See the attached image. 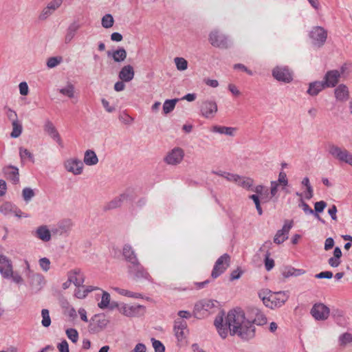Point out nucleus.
<instances>
[{
	"mask_svg": "<svg viewBox=\"0 0 352 352\" xmlns=\"http://www.w3.org/2000/svg\"><path fill=\"white\" fill-rule=\"evenodd\" d=\"M293 226V221L286 220L281 230L277 231L274 237V242L276 244H281L288 239V234Z\"/></svg>",
	"mask_w": 352,
	"mask_h": 352,
	"instance_id": "obj_14",
	"label": "nucleus"
},
{
	"mask_svg": "<svg viewBox=\"0 0 352 352\" xmlns=\"http://www.w3.org/2000/svg\"><path fill=\"white\" fill-rule=\"evenodd\" d=\"M174 60L178 70L184 71L187 69L188 62L184 58L177 57Z\"/></svg>",
	"mask_w": 352,
	"mask_h": 352,
	"instance_id": "obj_48",
	"label": "nucleus"
},
{
	"mask_svg": "<svg viewBox=\"0 0 352 352\" xmlns=\"http://www.w3.org/2000/svg\"><path fill=\"white\" fill-rule=\"evenodd\" d=\"M217 300L211 299H202L195 305L193 315L197 318H202L208 316L212 310L217 307Z\"/></svg>",
	"mask_w": 352,
	"mask_h": 352,
	"instance_id": "obj_3",
	"label": "nucleus"
},
{
	"mask_svg": "<svg viewBox=\"0 0 352 352\" xmlns=\"http://www.w3.org/2000/svg\"><path fill=\"white\" fill-rule=\"evenodd\" d=\"M298 207L302 208L306 214L314 215V210L310 208V206L303 200L302 198H300L299 200Z\"/></svg>",
	"mask_w": 352,
	"mask_h": 352,
	"instance_id": "obj_51",
	"label": "nucleus"
},
{
	"mask_svg": "<svg viewBox=\"0 0 352 352\" xmlns=\"http://www.w3.org/2000/svg\"><path fill=\"white\" fill-rule=\"evenodd\" d=\"M62 61V57L60 56H54L50 57L47 59V66L49 68H53L57 66Z\"/></svg>",
	"mask_w": 352,
	"mask_h": 352,
	"instance_id": "obj_53",
	"label": "nucleus"
},
{
	"mask_svg": "<svg viewBox=\"0 0 352 352\" xmlns=\"http://www.w3.org/2000/svg\"><path fill=\"white\" fill-rule=\"evenodd\" d=\"M252 191L255 192L256 194L258 195H268V189L267 188H265L262 185H258L257 186L255 187L254 189H251Z\"/></svg>",
	"mask_w": 352,
	"mask_h": 352,
	"instance_id": "obj_59",
	"label": "nucleus"
},
{
	"mask_svg": "<svg viewBox=\"0 0 352 352\" xmlns=\"http://www.w3.org/2000/svg\"><path fill=\"white\" fill-rule=\"evenodd\" d=\"M75 87L72 83H68L65 87L59 89V92L69 98L74 97Z\"/></svg>",
	"mask_w": 352,
	"mask_h": 352,
	"instance_id": "obj_39",
	"label": "nucleus"
},
{
	"mask_svg": "<svg viewBox=\"0 0 352 352\" xmlns=\"http://www.w3.org/2000/svg\"><path fill=\"white\" fill-rule=\"evenodd\" d=\"M107 56H111L115 62L120 63L124 61L126 58V52L123 47H120L118 50L107 52Z\"/></svg>",
	"mask_w": 352,
	"mask_h": 352,
	"instance_id": "obj_32",
	"label": "nucleus"
},
{
	"mask_svg": "<svg viewBox=\"0 0 352 352\" xmlns=\"http://www.w3.org/2000/svg\"><path fill=\"white\" fill-rule=\"evenodd\" d=\"M272 76L278 81L289 83L293 80V72L287 66H276L272 72Z\"/></svg>",
	"mask_w": 352,
	"mask_h": 352,
	"instance_id": "obj_8",
	"label": "nucleus"
},
{
	"mask_svg": "<svg viewBox=\"0 0 352 352\" xmlns=\"http://www.w3.org/2000/svg\"><path fill=\"white\" fill-rule=\"evenodd\" d=\"M110 303V294L103 291L101 301L98 304L100 309L107 308Z\"/></svg>",
	"mask_w": 352,
	"mask_h": 352,
	"instance_id": "obj_43",
	"label": "nucleus"
},
{
	"mask_svg": "<svg viewBox=\"0 0 352 352\" xmlns=\"http://www.w3.org/2000/svg\"><path fill=\"white\" fill-rule=\"evenodd\" d=\"M122 256L125 261L129 263V265H133L139 261L134 250L129 244H125L123 246Z\"/></svg>",
	"mask_w": 352,
	"mask_h": 352,
	"instance_id": "obj_23",
	"label": "nucleus"
},
{
	"mask_svg": "<svg viewBox=\"0 0 352 352\" xmlns=\"http://www.w3.org/2000/svg\"><path fill=\"white\" fill-rule=\"evenodd\" d=\"M305 270L302 269H296L291 265L285 266L282 270V275L286 278L291 276H299L305 274Z\"/></svg>",
	"mask_w": 352,
	"mask_h": 352,
	"instance_id": "obj_29",
	"label": "nucleus"
},
{
	"mask_svg": "<svg viewBox=\"0 0 352 352\" xmlns=\"http://www.w3.org/2000/svg\"><path fill=\"white\" fill-rule=\"evenodd\" d=\"M65 169L73 174L78 175L82 173L83 164L80 160L76 158L68 159L64 164Z\"/></svg>",
	"mask_w": 352,
	"mask_h": 352,
	"instance_id": "obj_15",
	"label": "nucleus"
},
{
	"mask_svg": "<svg viewBox=\"0 0 352 352\" xmlns=\"http://www.w3.org/2000/svg\"><path fill=\"white\" fill-rule=\"evenodd\" d=\"M315 277L318 279L327 278L330 279L333 277V273L330 271H324L320 272L315 275Z\"/></svg>",
	"mask_w": 352,
	"mask_h": 352,
	"instance_id": "obj_58",
	"label": "nucleus"
},
{
	"mask_svg": "<svg viewBox=\"0 0 352 352\" xmlns=\"http://www.w3.org/2000/svg\"><path fill=\"white\" fill-rule=\"evenodd\" d=\"M42 316V325L45 327H48L51 324V318L50 316L49 310L47 309H43L41 311Z\"/></svg>",
	"mask_w": 352,
	"mask_h": 352,
	"instance_id": "obj_47",
	"label": "nucleus"
},
{
	"mask_svg": "<svg viewBox=\"0 0 352 352\" xmlns=\"http://www.w3.org/2000/svg\"><path fill=\"white\" fill-rule=\"evenodd\" d=\"M39 265L41 268L44 272H47L50 268V261L49 258L46 257H43L39 259L38 261Z\"/></svg>",
	"mask_w": 352,
	"mask_h": 352,
	"instance_id": "obj_55",
	"label": "nucleus"
},
{
	"mask_svg": "<svg viewBox=\"0 0 352 352\" xmlns=\"http://www.w3.org/2000/svg\"><path fill=\"white\" fill-rule=\"evenodd\" d=\"M340 78V73L338 70H330L325 74L322 82L326 87H333L338 84Z\"/></svg>",
	"mask_w": 352,
	"mask_h": 352,
	"instance_id": "obj_17",
	"label": "nucleus"
},
{
	"mask_svg": "<svg viewBox=\"0 0 352 352\" xmlns=\"http://www.w3.org/2000/svg\"><path fill=\"white\" fill-rule=\"evenodd\" d=\"M311 314L316 320H324L329 316V309L322 303H316L311 308Z\"/></svg>",
	"mask_w": 352,
	"mask_h": 352,
	"instance_id": "obj_13",
	"label": "nucleus"
},
{
	"mask_svg": "<svg viewBox=\"0 0 352 352\" xmlns=\"http://www.w3.org/2000/svg\"><path fill=\"white\" fill-rule=\"evenodd\" d=\"M3 172L7 178L14 184H17L19 182V173L17 167L14 166H7L3 168Z\"/></svg>",
	"mask_w": 352,
	"mask_h": 352,
	"instance_id": "obj_20",
	"label": "nucleus"
},
{
	"mask_svg": "<svg viewBox=\"0 0 352 352\" xmlns=\"http://www.w3.org/2000/svg\"><path fill=\"white\" fill-rule=\"evenodd\" d=\"M142 307V306L141 305L129 306L127 305H122L119 310L123 315L128 317H133L138 314L139 310Z\"/></svg>",
	"mask_w": 352,
	"mask_h": 352,
	"instance_id": "obj_31",
	"label": "nucleus"
},
{
	"mask_svg": "<svg viewBox=\"0 0 352 352\" xmlns=\"http://www.w3.org/2000/svg\"><path fill=\"white\" fill-rule=\"evenodd\" d=\"M208 41L211 45L219 49H227L229 47V40L228 36L218 30H214L209 34Z\"/></svg>",
	"mask_w": 352,
	"mask_h": 352,
	"instance_id": "obj_7",
	"label": "nucleus"
},
{
	"mask_svg": "<svg viewBox=\"0 0 352 352\" xmlns=\"http://www.w3.org/2000/svg\"><path fill=\"white\" fill-rule=\"evenodd\" d=\"M114 289L119 294L122 295V296H128V297H131V298H142V295L141 294H140V293L132 292L131 291H129V290H126V289H120V288H118V287H116Z\"/></svg>",
	"mask_w": 352,
	"mask_h": 352,
	"instance_id": "obj_40",
	"label": "nucleus"
},
{
	"mask_svg": "<svg viewBox=\"0 0 352 352\" xmlns=\"http://www.w3.org/2000/svg\"><path fill=\"white\" fill-rule=\"evenodd\" d=\"M328 153L340 162H344L352 166V153L345 148L340 147L334 144H329Z\"/></svg>",
	"mask_w": 352,
	"mask_h": 352,
	"instance_id": "obj_4",
	"label": "nucleus"
},
{
	"mask_svg": "<svg viewBox=\"0 0 352 352\" xmlns=\"http://www.w3.org/2000/svg\"><path fill=\"white\" fill-rule=\"evenodd\" d=\"M12 131L10 133V136L12 138H19L23 130V126L21 123L19 121V120H15L14 122H12Z\"/></svg>",
	"mask_w": 352,
	"mask_h": 352,
	"instance_id": "obj_37",
	"label": "nucleus"
},
{
	"mask_svg": "<svg viewBox=\"0 0 352 352\" xmlns=\"http://www.w3.org/2000/svg\"><path fill=\"white\" fill-rule=\"evenodd\" d=\"M15 206L10 202H6L0 206V212L4 215L12 214Z\"/></svg>",
	"mask_w": 352,
	"mask_h": 352,
	"instance_id": "obj_42",
	"label": "nucleus"
},
{
	"mask_svg": "<svg viewBox=\"0 0 352 352\" xmlns=\"http://www.w3.org/2000/svg\"><path fill=\"white\" fill-rule=\"evenodd\" d=\"M19 87L20 94L22 96H26L28 94V85L26 82H20Z\"/></svg>",
	"mask_w": 352,
	"mask_h": 352,
	"instance_id": "obj_61",
	"label": "nucleus"
},
{
	"mask_svg": "<svg viewBox=\"0 0 352 352\" xmlns=\"http://www.w3.org/2000/svg\"><path fill=\"white\" fill-rule=\"evenodd\" d=\"M19 155L22 162L25 159H28L32 162H34L33 155L27 148L21 147L19 148Z\"/></svg>",
	"mask_w": 352,
	"mask_h": 352,
	"instance_id": "obj_46",
	"label": "nucleus"
},
{
	"mask_svg": "<svg viewBox=\"0 0 352 352\" xmlns=\"http://www.w3.org/2000/svg\"><path fill=\"white\" fill-rule=\"evenodd\" d=\"M325 88L326 87L322 81L311 82L309 84L307 94L311 96H316Z\"/></svg>",
	"mask_w": 352,
	"mask_h": 352,
	"instance_id": "obj_28",
	"label": "nucleus"
},
{
	"mask_svg": "<svg viewBox=\"0 0 352 352\" xmlns=\"http://www.w3.org/2000/svg\"><path fill=\"white\" fill-rule=\"evenodd\" d=\"M129 198V195L126 193H122L119 197H116L111 201L107 204V205L104 206V210H113L117 208H119L121 206L122 202L124 200H127Z\"/></svg>",
	"mask_w": 352,
	"mask_h": 352,
	"instance_id": "obj_27",
	"label": "nucleus"
},
{
	"mask_svg": "<svg viewBox=\"0 0 352 352\" xmlns=\"http://www.w3.org/2000/svg\"><path fill=\"white\" fill-rule=\"evenodd\" d=\"M236 184L245 189L250 190L253 186L254 180L252 178L239 175V179H237Z\"/></svg>",
	"mask_w": 352,
	"mask_h": 352,
	"instance_id": "obj_36",
	"label": "nucleus"
},
{
	"mask_svg": "<svg viewBox=\"0 0 352 352\" xmlns=\"http://www.w3.org/2000/svg\"><path fill=\"white\" fill-rule=\"evenodd\" d=\"M146 347L143 343H138L135 345L133 352H146Z\"/></svg>",
	"mask_w": 352,
	"mask_h": 352,
	"instance_id": "obj_64",
	"label": "nucleus"
},
{
	"mask_svg": "<svg viewBox=\"0 0 352 352\" xmlns=\"http://www.w3.org/2000/svg\"><path fill=\"white\" fill-rule=\"evenodd\" d=\"M83 162L87 166H94L98 164V158L94 151L87 150L85 153Z\"/></svg>",
	"mask_w": 352,
	"mask_h": 352,
	"instance_id": "obj_33",
	"label": "nucleus"
},
{
	"mask_svg": "<svg viewBox=\"0 0 352 352\" xmlns=\"http://www.w3.org/2000/svg\"><path fill=\"white\" fill-rule=\"evenodd\" d=\"M135 75L133 67L130 65H124L119 72L118 77L119 78L124 82L131 81Z\"/></svg>",
	"mask_w": 352,
	"mask_h": 352,
	"instance_id": "obj_26",
	"label": "nucleus"
},
{
	"mask_svg": "<svg viewBox=\"0 0 352 352\" xmlns=\"http://www.w3.org/2000/svg\"><path fill=\"white\" fill-rule=\"evenodd\" d=\"M335 97L337 100L340 102L346 101L349 98V91L346 85L344 84L339 85L334 90Z\"/></svg>",
	"mask_w": 352,
	"mask_h": 352,
	"instance_id": "obj_25",
	"label": "nucleus"
},
{
	"mask_svg": "<svg viewBox=\"0 0 352 352\" xmlns=\"http://www.w3.org/2000/svg\"><path fill=\"white\" fill-rule=\"evenodd\" d=\"M327 206V204L324 201H317L314 204V216L322 223H324L325 221L320 217L319 214L324 211Z\"/></svg>",
	"mask_w": 352,
	"mask_h": 352,
	"instance_id": "obj_35",
	"label": "nucleus"
},
{
	"mask_svg": "<svg viewBox=\"0 0 352 352\" xmlns=\"http://www.w3.org/2000/svg\"><path fill=\"white\" fill-rule=\"evenodd\" d=\"M309 36L314 46L320 48L322 47L327 38V31L322 27L315 26L309 32Z\"/></svg>",
	"mask_w": 352,
	"mask_h": 352,
	"instance_id": "obj_6",
	"label": "nucleus"
},
{
	"mask_svg": "<svg viewBox=\"0 0 352 352\" xmlns=\"http://www.w3.org/2000/svg\"><path fill=\"white\" fill-rule=\"evenodd\" d=\"M341 263V261L340 258H337L336 257H331L329 260H328V263L330 266L333 267H337L338 266L340 265Z\"/></svg>",
	"mask_w": 352,
	"mask_h": 352,
	"instance_id": "obj_63",
	"label": "nucleus"
},
{
	"mask_svg": "<svg viewBox=\"0 0 352 352\" xmlns=\"http://www.w3.org/2000/svg\"><path fill=\"white\" fill-rule=\"evenodd\" d=\"M67 338L74 343H76L78 339V333L76 329L70 328L66 330Z\"/></svg>",
	"mask_w": 352,
	"mask_h": 352,
	"instance_id": "obj_50",
	"label": "nucleus"
},
{
	"mask_svg": "<svg viewBox=\"0 0 352 352\" xmlns=\"http://www.w3.org/2000/svg\"><path fill=\"white\" fill-rule=\"evenodd\" d=\"M279 184H283L284 186H287L288 180L287 178L286 173L284 172H280L278 175V179L276 181Z\"/></svg>",
	"mask_w": 352,
	"mask_h": 352,
	"instance_id": "obj_60",
	"label": "nucleus"
},
{
	"mask_svg": "<svg viewBox=\"0 0 352 352\" xmlns=\"http://www.w3.org/2000/svg\"><path fill=\"white\" fill-rule=\"evenodd\" d=\"M80 25L76 22H74L69 25L67 30V33L65 36V42L69 43L74 37L76 32L80 28Z\"/></svg>",
	"mask_w": 352,
	"mask_h": 352,
	"instance_id": "obj_34",
	"label": "nucleus"
},
{
	"mask_svg": "<svg viewBox=\"0 0 352 352\" xmlns=\"http://www.w3.org/2000/svg\"><path fill=\"white\" fill-rule=\"evenodd\" d=\"M174 329L187 330V323L181 318L175 320Z\"/></svg>",
	"mask_w": 352,
	"mask_h": 352,
	"instance_id": "obj_56",
	"label": "nucleus"
},
{
	"mask_svg": "<svg viewBox=\"0 0 352 352\" xmlns=\"http://www.w3.org/2000/svg\"><path fill=\"white\" fill-rule=\"evenodd\" d=\"M34 236L43 241V242H48L52 239L50 230L45 225L38 226L36 228L34 232Z\"/></svg>",
	"mask_w": 352,
	"mask_h": 352,
	"instance_id": "obj_24",
	"label": "nucleus"
},
{
	"mask_svg": "<svg viewBox=\"0 0 352 352\" xmlns=\"http://www.w3.org/2000/svg\"><path fill=\"white\" fill-rule=\"evenodd\" d=\"M12 265L11 261L7 256L0 254V273L6 278H9L12 275Z\"/></svg>",
	"mask_w": 352,
	"mask_h": 352,
	"instance_id": "obj_18",
	"label": "nucleus"
},
{
	"mask_svg": "<svg viewBox=\"0 0 352 352\" xmlns=\"http://www.w3.org/2000/svg\"><path fill=\"white\" fill-rule=\"evenodd\" d=\"M270 253L266 252L265 257V267L267 271H270L274 267V261L270 258Z\"/></svg>",
	"mask_w": 352,
	"mask_h": 352,
	"instance_id": "obj_54",
	"label": "nucleus"
},
{
	"mask_svg": "<svg viewBox=\"0 0 352 352\" xmlns=\"http://www.w3.org/2000/svg\"><path fill=\"white\" fill-rule=\"evenodd\" d=\"M233 68L234 69H240L243 72H245L250 76L253 75V72L250 69H249L246 66H245L243 64H241V63L234 64L233 66Z\"/></svg>",
	"mask_w": 352,
	"mask_h": 352,
	"instance_id": "obj_57",
	"label": "nucleus"
},
{
	"mask_svg": "<svg viewBox=\"0 0 352 352\" xmlns=\"http://www.w3.org/2000/svg\"><path fill=\"white\" fill-rule=\"evenodd\" d=\"M179 101L178 98L172 100H166L163 104V111L165 114L170 113L175 107L176 103Z\"/></svg>",
	"mask_w": 352,
	"mask_h": 352,
	"instance_id": "obj_38",
	"label": "nucleus"
},
{
	"mask_svg": "<svg viewBox=\"0 0 352 352\" xmlns=\"http://www.w3.org/2000/svg\"><path fill=\"white\" fill-rule=\"evenodd\" d=\"M252 321L245 319V313L242 310H232L228 312L226 321L223 322L224 312L221 311L216 317L214 324L219 336L226 338L228 331L231 336L237 335L243 340H248L255 336L254 324L261 326L267 323L265 315L257 307H250L248 309Z\"/></svg>",
	"mask_w": 352,
	"mask_h": 352,
	"instance_id": "obj_1",
	"label": "nucleus"
},
{
	"mask_svg": "<svg viewBox=\"0 0 352 352\" xmlns=\"http://www.w3.org/2000/svg\"><path fill=\"white\" fill-rule=\"evenodd\" d=\"M108 324L109 320L104 315L96 314L90 320L89 331L90 333H97L104 329Z\"/></svg>",
	"mask_w": 352,
	"mask_h": 352,
	"instance_id": "obj_9",
	"label": "nucleus"
},
{
	"mask_svg": "<svg viewBox=\"0 0 352 352\" xmlns=\"http://www.w3.org/2000/svg\"><path fill=\"white\" fill-rule=\"evenodd\" d=\"M155 352H165V346L162 342L154 338L151 339Z\"/></svg>",
	"mask_w": 352,
	"mask_h": 352,
	"instance_id": "obj_49",
	"label": "nucleus"
},
{
	"mask_svg": "<svg viewBox=\"0 0 352 352\" xmlns=\"http://www.w3.org/2000/svg\"><path fill=\"white\" fill-rule=\"evenodd\" d=\"M258 296L263 300V304L271 309L281 307L289 298L287 292H272L269 291L267 296H262L261 293H259Z\"/></svg>",
	"mask_w": 352,
	"mask_h": 352,
	"instance_id": "obj_2",
	"label": "nucleus"
},
{
	"mask_svg": "<svg viewBox=\"0 0 352 352\" xmlns=\"http://www.w3.org/2000/svg\"><path fill=\"white\" fill-rule=\"evenodd\" d=\"M128 273L135 281L142 280H151V276L140 261L131 265H128Z\"/></svg>",
	"mask_w": 352,
	"mask_h": 352,
	"instance_id": "obj_5",
	"label": "nucleus"
},
{
	"mask_svg": "<svg viewBox=\"0 0 352 352\" xmlns=\"http://www.w3.org/2000/svg\"><path fill=\"white\" fill-rule=\"evenodd\" d=\"M72 226L73 223L70 219H64L58 223V228L53 230L52 232L60 235L66 234L71 230Z\"/></svg>",
	"mask_w": 352,
	"mask_h": 352,
	"instance_id": "obj_30",
	"label": "nucleus"
},
{
	"mask_svg": "<svg viewBox=\"0 0 352 352\" xmlns=\"http://www.w3.org/2000/svg\"><path fill=\"white\" fill-rule=\"evenodd\" d=\"M35 196L34 191L29 187H25L22 190V197L25 202H29Z\"/></svg>",
	"mask_w": 352,
	"mask_h": 352,
	"instance_id": "obj_44",
	"label": "nucleus"
},
{
	"mask_svg": "<svg viewBox=\"0 0 352 352\" xmlns=\"http://www.w3.org/2000/svg\"><path fill=\"white\" fill-rule=\"evenodd\" d=\"M57 347L60 352H69V345L65 340L59 343Z\"/></svg>",
	"mask_w": 352,
	"mask_h": 352,
	"instance_id": "obj_62",
	"label": "nucleus"
},
{
	"mask_svg": "<svg viewBox=\"0 0 352 352\" xmlns=\"http://www.w3.org/2000/svg\"><path fill=\"white\" fill-rule=\"evenodd\" d=\"M69 282L74 283L76 287L82 286L85 281V276L80 269H74L67 273Z\"/></svg>",
	"mask_w": 352,
	"mask_h": 352,
	"instance_id": "obj_21",
	"label": "nucleus"
},
{
	"mask_svg": "<svg viewBox=\"0 0 352 352\" xmlns=\"http://www.w3.org/2000/svg\"><path fill=\"white\" fill-rule=\"evenodd\" d=\"M44 131L47 133L52 139L56 140L59 144H61L62 140L60 135L56 129L55 126L50 120H46L43 126Z\"/></svg>",
	"mask_w": 352,
	"mask_h": 352,
	"instance_id": "obj_22",
	"label": "nucleus"
},
{
	"mask_svg": "<svg viewBox=\"0 0 352 352\" xmlns=\"http://www.w3.org/2000/svg\"><path fill=\"white\" fill-rule=\"evenodd\" d=\"M114 20L111 14H107L102 18V25L104 28H110L113 25Z\"/></svg>",
	"mask_w": 352,
	"mask_h": 352,
	"instance_id": "obj_45",
	"label": "nucleus"
},
{
	"mask_svg": "<svg viewBox=\"0 0 352 352\" xmlns=\"http://www.w3.org/2000/svg\"><path fill=\"white\" fill-rule=\"evenodd\" d=\"M339 341L341 346H346L349 343L352 342V334L344 333L339 337Z\"/></svg>",
	"mask_w": 352,
	"mask_h": 352,
	"instance_id": "obj_52",
	"label": "nucleus"
},
{
	"mask_svg": "<svg viewBox=\"0 0 352 352\" xmlns=\"http://www.w3.org/2000/svg\"><path fill=\"white\" fill-rule=\"evenodd\" d=\"M235 130L234 128L228 126H214L213 127V131L221 134H226L228 135L232 136L233 132Z\"/></svg>",
	"mask_w": 352,
	"mask_h": 352,
	"instance_id": "obj_41",
	"label": "nucleus"
},
{
	"mask_svg": "<svg viewBox=\"0 0 352 352\" xmlns=\"http://www.w3.org/2000/svg\"><path fill=\"white\" fill-rule=\"evenodd\" d=\"M63 1V0H52L50 1L39 14V20L44 21L52 15V13L61 6Z\"/></svg>",
	"mask_w": 352,
	"mask_h": 352,
	"instance_id": "obj_16",
	"label": "nucleus"
},
{
	"mask_svg": "<svg viewBox=\"0 0 352 352\" xmlns=\"http://www.w3.org/2000/svg\"><path fill=\"white\" fill-rule=\"evenodd\" d=\"M199 108L201 115L208 119L213 118L218 110L216 102L209 100L202 101Z\"/></svg>",
	"mask_w": 352,
	"mask_h": 352,
	"instance_id": "obj_11",
	"label": "nucleus"
},
{
	"mask_svg": "<svg viewBox=\"0 0 352 352\" xmlns=\"http://www.w3.org/2000/svg\"><path fill=\"white\" fill-rule=\"evenodd\" d=\"M230 261V256L228 254H224L221 256L215 262L213 270L211 273V276L213 278H217L221 274H223L226 270L228 267Z\"/></svg>",
	"mask_w": 352,
	"mask_h": 352,
	"instance_id": "obj_10",
	"label": "nucleus"
},
{
	"mask_svg": "<svg viewBox=\"0 0 352 352\" xmlns=\"http://www.w3.org/2000/svg\"><path fill=\"white\" fill-rule=\"evenodd\" d=\"M184 157V151L179 147H175L169 151L164 157V162L168 165H177Z\"/></svg>",
	"mask_w": 352,
	"mask_h": 352,
	"instance_id": "obj_12",
	"label": "nucleus"
},
{
	"mask_svg": "<svg viewBox=\"0 0 352 352\" xmlns=\"http://www.w3.org/2000/svg\"><path fill=\"white\" fill-rule=\"evenodd\" d=\"M28 278L32 289L38 291L43 287L44 277L41 274L30 271Z\"/></svg>",
	"mask_w": 352,
	"mask_h": 352,
	"instance_id": "obj_19",
	"label": "nucleus"
}]
</instances>
